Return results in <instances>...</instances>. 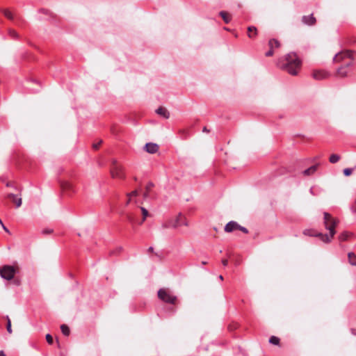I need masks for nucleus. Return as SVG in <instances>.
Returning <instances> with one entry per match:
<instances>
[{
    "label": "nucleus",
    "mask_w": 356,
    "mask_h": 356,
    "mask_svg": "<svg viewBox=\"0 0 356 356\" xmlns=\"http://www.w3.org/2000/svg\"><path fill=\"white\" fill-rule=\"evenodd\" d=\"M301 60L296 54L291 52L277 61V65L291 75H297L301 67Z\"/></svg>",
    "instance_id": "f257e3e1"
},
{
    "label": "nucleus",
    "mask_w": 356,
    "mask_h": 356,
    "mask_svg": "<svg viewBox=\"0 0 356 356\" xmlns=\"http://www.w3.org/2000/svg\"><path fill=\"white\" fill-rule=\"evenodd\" d=\"M339 223L337 218L332 217L329 213H323V224L325 229L329 231V234L318 233L316 236L319 237L321 240L325 243H330L334 237L336 232L335 227Z\"/></svg>",
    "instance_id": "f03ea898"
},
{
    "label": "nucleus",
    "mask_w": 356,
    "mask_h": 356,
    "mask_svg": "<svg viewBox=\"0 0 356 356\" xmlns=\"http://www.w3.org/2000/svg\"><path fill=\"white\" fill-rule=\"evenodd\" d=\"M345 58H350V60L346 63L344 66H341L338 68L337 70V74L340 77H345L348 74V70L347 68L350 66H352L353 64V54L352 51L350 50H346L343 51L335 55L334 57V62L339 63L342 60H343Z\"/></svg>",
    "instance_id": "7ed1b4c3"
},
{
    "label": "nucleus",
    "mask_w": 356,
    "mask_h": 356,
    "mask_svg": "<svg viewBox=\"0 0 356 356\" xmlns=\"http://www.w3.org/2000/svg\"><path fill=\"white\" fill-rule=\"evenodd\" d=\"M158 297L163 302L175 305L177 302V296H174L168 289H161L158 291Z\"/></svg>",
    "instance_id": "20e7f679"
},
{
    "label": "nucleus",
    "mask_w": 356,
    "mask_h": 356,
    "mask_svg": "<svg viewBox=\"0 0 356 356\" xmlns=\"http://www.w3.org/2000/svg\"><path fill=\"white\" fill-rule=\"evenodd\" d=\"M16 270L12 266H4L1 268H0V275L2 278L10 280L14 277Z\"/></svg>",
    "instance_id": "39448f33"
},
{
    "label": "nucleus",
    "mask_w": 356,
    "mask_h": 356,
    "mask_svg": "<svg viewBox=\"0 0 356 356\" xmlns=\"http://www.w3.org/2000/svg\"><path fill=\"white\" fill-rule=\"evenodd\" d=\"M111 173L114 178H123L124 175L122 172V168L120 165L116 161H113Z\"/></svg>",
    "instance_id": "423d86ee"
},
{
    "label": "nucleus",
    "mask_w": 356,
    "mask_h": 356,
    "mask_svg": "<svg viewBox=\"0 0 356 356\" xmlns=\"http://www.w3.org/2000/svg\"><path fill=\"white\" fill-rule=\"evenodd\" d=\"M6 197L11 199L13 200V202L15 204L17 208H19V207H21L22 203L21 195H15L13 193H8L6 195Z\"/></svg>",
    "instance_id": "0eeeda50"
},
{
    "label": "nucleus",
    "mask_w": 356,
    "mask_h": 356,
    "mask_svg": "<svg viewBox=\"0 0 356 356\" xmlns=\"http://www.w3.org/2000/svg\"><path fill=\"white\" fill-rule=\"evenodd\" d=\"M60 186H61L63 191H64L66 193H73L75 192V189H74L73 185L69 181H62L60 183Z\"/></svg>",
    "instance_id": "6e6552de"
},
{
    "label": "nucleus",
    "mask_w": 356,
    "mask_h": 356,
    "mask_svg": "<svg viewBox=\"0 0 356 356\" xmlns=\"http://www.w3.org/2000/svg\"><path fill=\"white\" fill-rule=\"evenodd\" d=\"M302 22L306 25L312 26L316 24V20L313 14H311L310 15L302 16Z\"/></svg>",
    "instance_id": "1a4fd4ad"
},
{
    "label": "nucleus",
    "mask_w": 356,
    "mask_h": 356,
    "mask_svg": "<svg viewBox=\"0 0 356 356\" xmlns=\"http://www.w3.org/2000/svg\"><path fill=\"white\" fill-rule=\"evenodd\" d=\"M312 76L315 79L321 80L327 78L328 73L324 70H316L313 72Z\"/></svg>",
    "instance_id": "9d476101"
},
{
    "label": "nucleus",
    "mask_w": 356,
    "mask_h": 356,
    "mask_svg": "<svg viewBox=\"0 0 356 356\" xmlns=\"http://www.w3.org/2000/svg\"><path fill=\"white\" fill-rule=\"evenodd\" d=\"M145 149L148 153L154 154L159 150V145L156 143H148L145 145Z\"/></svg>",
    "instance_id": "9b49d317"
},
{
    "label": "nucleus",
    "mask_w": 356,
    "mask_h": 356,
    "mask_svg": "<svg viewBox=\"0 0 356 356\" xmlns=\"http://www.w3.org/2000/svg\"><path fill=\"white\" fill-rule=\"evenodd\" d=\"M239 224H238L235 221L229 222L225 227V232H232L236 229H238Z\"/></svg>",
    "instance_id": "f8f14e48"
},
{
    "label": "nucleus",
    "mask_w": 356,
    "mask_h": 356,
    "mask_svg": "<svg viewBox=\"0 0 356 356\" xmlns=\"http://www.w3.org/2000/svg\"><path fill=\"white\" fill-rule=\"evenodd\" d=\"M156 113L165 119H168L170 117V113L168 112V111L165 108L162 106L158 108L156 110Z\"/></svg>",
    "instance_id": "ddd939ff"
},
{
    "label": "nucleus",
    "mask_w": 356,
    "mask_h": 356,
    "mask_svg": "<svg viewBox=\"0 0 356 356\" xmlns=\"http://www.w3.org/2000/svg\"><path fill=\"white\" fill-rule=\"evenodd\" d=\"M248 37L252 38L257 35V29L255 26H250L248 27Z\"/></svg>",
    "instance_id": "4468645a"
},
{
    "label": "nucleus",
    "mask_w": 356,
    "mask_h": 356,
    "mask_svg": "<svg viewBox=\"0 0 356 356\" xmlns=\"http://www.w3.org/2000/svg\"><path fill=\"white\" fill-rule=\"evenodd\" d=\"M318 165H314L303 171V175L309 176L313 175L317 170Z\"/></svg>",
    "instance_id": "2eb2a0df"
},
{
    "label": "nucleus",
    "mask_w": 356,
    "mask_h": 356,
    "mask_svg": "<svg viewBox=\"0 0 356 356\" xmlns=\"http://www.w3.org/2000/svg\"><path fill=\"white\" fill-rule=\"evenodd\" d=\"M352 235V233L348 232H343L339 236V240L340 241H346L349 236Z\"/></svg>",
    "instance_id": "dca6fc26"
},
{
    "label": "nucleus",
    "mask_w": 356,
    "mask_h": 356,
    "mask_svg": "<svg viewBox=\"0 0 356 356\" xmlns=\"http://www.w3.org/2000/svg\"><path fill=\"white\" fill-rule=\"evenodd\" d=\"M220 15L222 17V18L223 19L224 22L226 24H228L230 22L231 17L229 16V15L227 13H226L225 11H220Z\"/></svg>",
    "instance_id": "f3484780"
},
{
    "label": "nucleus",
    "mask_w": 356,
    "mask_h": 356,
    "mask_svg": "<svg viewBox=\"0 0 356 356\" xmlns=\"http://www.w3.org/2000/svg\"><path fill=\"white\" fill-rule=\"evenodd\" d=\"M268 45L270 49H273L274 47L278 48L280 45V42L275 39L270 40L268 42Z\"/></svg>",
    "instance_id": "a211bd4d"
},
{
    "label": "nucleus",
    "mask_w": 356,
    "mask_h": 356,
    "mask_svg": "<svg viewBox=\"0 0 356 356\" xmlns=\"http://www.w3.org/2000/svg\"><path fill=\"white\" fill-rule=\"evenodd\" d=\"M348 257L350 264L356 266V255L353 252H349Z\"/></svg>",
    "instance_id": "6ab92c4d"
},
{
    "label": "nucleus",
    "mask_w": 356,
    "mask_h": 356,
    "mask_svg": "<svg viewBox=\"0 0 356 356\" xmlns=\"http://www.w3.org/2000/svg\"><path fill=\"white\" fill-rule=\"evenodd\" d=\"M60 330H61L62 333L65 336H69V334L70 333V328H69V327L67 325H66L65 324L61 325Z\"/></svg>",
    "instance_id": "aec40b11"
},
{
    "label": "nucleus",
    "mask_w": 356,
    "mask_h": 356,
    "mask_svg": "<svg viewBox=\"0 0 356 356\" xmlns=\"http://www.w3.org/2000/svg\"><path fill=\"white\" fill-rule=\"evenodd\" d=\"M340 160V156L333 154L330 156L329 161L331 163H336Z\"/></svg>",
    "instance_id": "412c9836"
},
{
    "label": "nucleus",
    "mask_w": 356,
    "mask_h": 356,
    "mask_svg": "<svg viewBox=\"0 0 356 356\" xmlns=\"http://www.w3.org/2000/svg\"><path fill=\"white\" fill-rule=\"evenodd\" d=\"M1 12L3 13L5 17H6L8 19H9L10 20H13L14 19V16H13V13L10 11H9L8 10L2 9Z\"/></svg>",
    "instance_id": "4be33fe9"
},
{
    "label": "nucleus",
    "mask_w": 356,
    "mask_h": 356,
    "mask_svg": "<svg viewBox=\"0 0 356 356\" xmlns=\"http://www.w3.org/2000/svg\"><path fill=\"white\" fill-rule=\"evenodd\" d=\"M140 209L143 214V219L141 222H139V224H142L145 220L147 216H148V211L145 208L140 207Z\"/></svg>",
    "instance_id": "5701e85b"
},
{
    "label": "nucleus",
    "mask_w": 356,
    "mask_h": 356,
    "mask_svg": "<svg viewBox=\"0 0 356 356\" xmlns=\"http://www.w3.org/2000/svg\"><path fill=\"white\" fill-rule=\"evenodd\" d=\"M269 343L273 345H278L280 343V339L275 336H272L269 339Z\"/></svg>",
    "instance_id": "b1692460"
},
{
    "label": "nucleus",
    "mask_w": 356,
    "mask_h": 356,
    "mask_svg": "<svg viewBox=\"0 0 356 356\" xmlns=\"http://www.w3.org/2000/svg\"><path fill=\"white\" fill-rule=\"evenodd\" d=\"M127 220L132 224L136 223V220L133 213H129L127 214Z\"/></svg>",
    "instance_id": "393cba45"
},
{
    "label": "nucleus",
    "mask_w": 356,
    "mask_h": 356,
    "mask_svg": "<svg viewBox=\"0 0 356 356\" xmlns=\"http://www.w3.org/2000/svg\"><path fill=\"white\" fill-rule=\"evenodd\" d=\"M6 329H7V331L9 334H11L13 330H12V328H11V321L10 320V318H8V316H7V325H6Z\"/></svg>",
    "instance_id": "a878e982"
},
{
    "label": "nucleus",
    "mask_w": 356,
    "mask_h": 356,
    "mask_svg": "<svg viewBox=\"0 0 356 356\" xmlns=\"http://www.w3.org/2000/svg\"><path fill=\"white\" fill-rule=\"evenodd\" d=\"M318 233L319 232L314 233V232L313 230H311V229H306V230L304 231V234L309 235V236H316V235L318 234Z\"/></svg>",
    "instance_id": "bb28decb"
},
{
    "label": "nucleus",
    "mask_w": 356,
    "mask_h": 356,
    "mask_svg": "<svg viewBox=\"0 0 356 356\" xmlns=\"http://www.w3.org/2000/svg\"><path fill=\"white\" fill-rule=\"evenodd\" d=\"M353 168H345L343 170V174L345 176H350L353 172Z\"/></svg>",
    "instance_id": "cd10ccee"
},
{
    "label": "nucleus",
    "mask_w": 356,
    "mask_h": 356,
    "mask_svg": "<svg viewBox=\"0 0 356 356\" xmlns=\"http://www.w3.org/2000/svg\"><path fill=\"white\" fill-rule=\"evenodd\" d=\"M181 215H179V216L177 218L175 222V223L173 224V225H172V227H175H175H177L178 226H179V225H181V223H180V219H181Z\"/></svg>",
    "instance_id": "c85d7f7f"
},
{
    "label": "nucleus",
    "mask_w": 356,
    "mask_h": 356,
    "mask_svg": "<svg viewBox=\"0 0 356 356\" xmlns=\"http://www.w3.org/2000/svg\"><path fill=\"white\" fill-rule=\"evenodd\" d=\"M46 340L49 344H51L53 343V337L50 334H47L46 335Z\"/></svg>",
    "instance_id": "c756f323"
},
{
    "label": "nucleus",
    "mask_w": 356,
    "mask_h": 356,
    "mask_svg": "<svg viewBox=\"0 0 356 356\" xmlns=\"http://www.w3.org/2000/svg\"><path fill=\"white\" fill-rule=\"evenodd\" d=\"M9 35L13 38H17L18 37V34L14 30H9Z\"/></svg>",
    "instance_id": "7c9ffc66"
},
{
    "label": "nucleus",
    "mask_w": 356,
    "mask_h": 356,
    "mask_svg": "<svg viewBox=\"0 0 356 356\" xmlns=\"http://www.w3.org/2000/svg\"><path fill=\"white\" fill-rule=\"evenodd\" d=\"M154 184H153L152 182H151V181H150V182H149V183L147 184V186H146V187H145V190H146L147 191L149 192V191H150V190L154 187Z\"/></svg>",
    "instance_id": "2f4dec72"
},
{
    "label": "nucleus",
    "mask_w": 356,
    "mask_h": 356,
    "mask_svg": "<svg viewBox=\"0 0 356 356\" xmlns=\"http://www.w3.org/2000/svg\"><path fill=\"white\" fill-rule=\"evenodd\" d=\"M52 232H53V229H49V228L44 229L42 231V234H51Z\"/></svg>",
    "instance_id": "473e14b6"
},
{
    "label": "nucleus",
    "mask_w": 356,
    "mask_h": 356,
    "mask_svg": "<svg viewBox=\"0 0 356 356\" xmlns=\"http://www.w3.org/2000/svg\"><path fill=\"white\" fill-rule=\"evenodd\" d=\"M6 186L7 187H11V188H14V189H15V190H17V187L15 186V185L13 183H12V182H10V181L6 182Z\"/></svg>",
    "instance_id": "72a5a7b5"
},
{
    "label": "nucleus",
    "mask_w": 356,
    "mask_h": 356,
    "mask_svg": "<svg viewBox=\"0 0 356 356\" xmlns=\"http://www.w3.org/2000/svg\"><path fill=\"white\" fill-rule=\"evenodd\" d=\"M238 230L241 231L242 232H243L245 234L248 233V230L245 227H242L240 225H239Z\"/></svg>",
    "instance_id": "f704fd0d"
},
{
    "label": "nucleus",
    "mask_w": 356,
    "mask_h": 356,
    "mask_svg": "<svg viewBox=\"0 0 356 356\" xmlns=\"http://www.w3.org/2000/svg\"><path fill=\"white\" fill-rule=\"evenodd\" d=\"M350 210L352 213H356V202L352 205L350 207Z\"/></svg>",
    "instance_id": "c9c22d12"
},
{
    "label": "nucleus",
    "mask_w": 356,
    "mask_h": 356,
    "mask_svg": "<svg viewBox=\"0 0 356 356\" xmlns=\"http://www.w3.org/2000/svg\"><path fill=\"white\" fill-rule=\"evenodd\" d=\"M273 54H274V53H273V49H270V50H269V51H268L266 53V56H268V57H269V56H273Z\"/></svg>",
    "instance_id": "e433bc0d"
},
{
    "label": "nucleus",
    "mask_w": 356,
    "mask_h": 356,
    "mask_svg": "<svg viewBox=\"0 0 356 356\" xmlns=\"http://www.w3.org/2000/svg\"><path fill=\"white\" fill-rule=\"evenodd\" d=\"M138 195V191L136 190L132 191L131 193H129L127 195L129 197H131V196H136Z\"/></svg>",
    "instance_id": "4c0bfd02"
},
{
    "label": "nucleus",
    "mask_w": 356,
    "mask_h": 356,
    "mask_svg": "<svg viewBox=\"0 0 356 356\" xmlns=\"http://www.w3.org/2000/svg\"><path fill=\"white\" fill-rule=\"evenodd\" d=\"M102 140H100L98 143H95L93 144V148L94 149H98V147H99L100 144L102 143Z\"/></svg>",
    "instance_id": "58836bf2"
},
{
    "label": "nucleus",
    "mask_w": 356,
    "mask_h": 356,
    "mask_svg": "<svg viewBox=\"0 0 356 356\" xmlns=\"http://www.w3.org/2000/svg\"><path fill=\"white\" fill-rule=\"evenodd\" d=\"M2 227V228L3 229V230L5 232H6L7 233H10L8 229L3 225V223L2 222V224H0Z\"/></svg>",
    "instance_id": "ea45409f"
},
{
    "label": "nucleus",
    "mask_w": 356,
    "mask_h": 356,
    "mask_svg": "<svg viewBox=\"0 0 356 356\" xmlns=\"http://www.w3.org/2000/svg\"><path fill=\"white\" fill-rule=\"evenodd\" d=\"M222 264L224 266H227L228 264V260L227 259H222Z\"/></svg>",
    "instance_id": "a19ab883"
},
{
    "label": "nucleus",
    "mask_w": 356,
    "mask_h": 356,
    "mask_svg": "<svg viewBox=\"0 0 356 356\" xmlns=\"http://www.w3.org/2000/svg\"><path fill=\"white\" fill-rule=\"evenodd\" d=\"M148 196H149V192L146 191L144 193V194H143V197H144V198H147V197H148Z\"/></svg>",
    "instance_id": "79ce46f5"
},
{
    "label": "nucleus",
    "mask_w": 356,
    "mask_h": 356,
    "mask_svg": "<svg viewBox=\"0 0 356 356\" xmlns=\"http://www.w3.org/2000/svg\"><path fill=\"white\" fill-rule=\"evenodd\" d=\"M202 131H203V132L208 133V132H209V130H208V129H207V127H204L203 128V129H202Z\"/></svg>",
    "instance_id": "37998d69"
},
{
    "label": "nucleus",
    "mask_w": 356,
    "mask_h": 356,
    "mask_svg": "<svg viewBox=\"0 0 356 356\" xmlns=\"http://www.w3.org/2000/svg\"><path fill=\"white\" fill-rule=\"evenodd\" d=\"M0 356H6V355L3 350H0Z\"/></svg>",
    "instance_id": "c03bdc74"
},
{
    "label": "nucleus",
    "mask_w": 356,
    "mask_h": 356,
    "mask_svg": "<svg viewBox=\"0 0 356 356\" xmlns=\"http://www.w3.org/2000/svg\"><path fill=\"white\" fill-rule=\"evenodd\" d=\"M153 250H154V249H153V248H152V247H149V248H148V252H153Z\"/></svg>",
    "instance_id": "a18cd8bd"
},
{
    "label": "nucleus",
    "mask_w": 356,
    "mask_h": 356,
    "mask_svg": "<svg viewBox=\"0 0 356 356\" xmlns=\"http://www.w3.org/2000/svg\"><path fill=\"white\" fill-rule=\"evenodd\" d=\"M219 279H220V280H223V277H222V275H220V276H219Z\"/></svg>",
    "instance_id": "49530a36"
},
{
    "label": "nucleus",
    "mask_w": 356,
    "mask_h": 356,
    "mask_svg": "<svg viewBox=\"0 0 356 356\" xmlns=\"http://www.w3.org/2000/svg\"><path fill=\"white\" fill-rule=\"evenodd\" d=\"M168 227V226L166 224H163V227H164V228H166V227Z\"/></svg>",
    "instance_id": "de8ad7c7"
},
{
    "label": "nucleus",
    "mask_w": 356,
    "mask_h": 356,
    "mask_svg": "<svg viewBox=\"0 0 356 356\" xmlns=\"http://www.w3.org/2000/svg\"><path fill=\"white\" fill-rule=\"evenodd\" d=\"M130 202V198L128 199V200H127V204H129Z\"/></svg>",
    "instance_id": "09e8293b"
},
{
    "label": "nucleus",
    "mask_w": 356,
    "mask_h": 356,
    "mask_svg": "<svg viewBox=\"0 0 356 356\" xmlns=\"http://www.w3.org/2000/svg\"><path fill=\"white\" fill-rule=\"evenodd\" d=\"M202 264L203 265H205V264H207V261H202Z\"/></svg>",
    "instance_id": "8fccbe9b"
},
{
    "label": "nucleus",
    "mask_w": 356,
    "mask_h": 356,
    "mask_svg": "<svg viewBox=\"0 0 356 356\" xmlns=\"http://www.w3.org/2000/svg\"><path fill=\"white\" fill-rule=\"evenodd\" d=\"M352 332H353V334H355L354 330H352Z\"/></svg>",
    "instance_id": "3c124183"
},
{
    "label": "nucleus",
    "mask_w": 356,
    "mask_h": 356,
    "mask_svg": "<svg viewBox=\"0 0 356 356\" xmlns=\"http://www.w3.org/2000/svg\"><path fill=\"white\" fill-rule=\"evenodd\" d=\"M352 332H353V334H355L354 330H352Z\"/></svg>",
    "instance_id": "603ef678"
},
{
    "label": "nucleus",
    "mask_w": 356,
    "mask_h": 356,
    "mask_svg": "<svg viewBox=\"0 0 356 356\" xmlns=\"http://www.w3.org/2000/svg\"><path fill=\"white\" fill-rule=\"evenodd\" d=\"M352 332H353V334H355L354 330H352Z\"/></svg>",
    "instance_id": "864d4df0"
},
{
    "label": "nucleus",
    "mask_w": 356,
    "mask_h": 356,
    "mask_svg": "<svg viewBox=\"0 0 356 356\" xmlns=\"http://www.w3.org/2000/svg\"><path fill=\"white\" fill-rule=\"evenodd\" d=\"M311 193H313L312 188L310 189Z\"/></svg>",
    "instance_id": "5fc2aeb1"
},
{
    "label": "nucleus",
    "mask_w": 356,
    "mask_h": 356,
    "mask_svg": "<svg viewBox=\"0 0 356 356\" xmlns=\"http://www.w3.org/2000/svg\"><path fill=\"white\" fill-rule=\"evenodd\" d=\"M0 224H2V220L0 219Z\"/></svg>",
    "instance_id": "6e6d98bb"
},
{
    "label": "nucleus",
    "mask_w": 356,
    "mask_h": 356,
    "mask_svg": "<svg viewBox=\"0 0 356 356\" xmlns=\"http://www.w3.org/2000/svg\"><path fill=\"white\" fill-rule=\"evenodd\" d=\"M355 169H356V166H355Z\"/></svg>",
    "instance_id": "4d7b16f0"
}]
</instances>
